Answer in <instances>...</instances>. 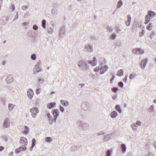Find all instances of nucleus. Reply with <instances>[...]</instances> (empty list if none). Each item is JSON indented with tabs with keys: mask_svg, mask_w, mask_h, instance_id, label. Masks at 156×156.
<instances>
[{
	"mask_svg": "<svg viewBox=\"0 0 156 156\" xmlns=\"http://www.w3.org/2000/svg\"><path fill=\"white\" fill-rule=\"evenodd\" d=\"M77 125L79 129L84 131L87 130L88 127V125L87 123L80 120L77 122Z\"/></svg>",
	"mask_w": 156,
	"mask_h": 156,
	"instance_id": "obj_1",
	"label": "nucleus"
},
{
	"mask_svg": "<svg viewBox=\"0 0 156 156\" xmlns=\"http://www.w3.org/2000/svg\"><path fill=\"white\" fill-rule=\"evenodd\" d=\"M78 65L80 69L82 70H87L89 69L87 63L84 60L80 61L78 62Z\"/></svg>",
	"mask_w": 156,
	"mask_h": 156,
	"instance_id": "obj_2",
	"label": "nucleus"
},
{
	"mask_svg": "<svg viewBox=\"0 0 156 156\" xmlns=\"http://www.w3.org/2000/svg\"><path fill=\"white\" fill-rule=\"evenodd\" d=\"M30 110L32 117L34 118L36 117L37 113L39 112V109L36 107H33L30 109Z\"/></svg>",
	"mask_w": 156,
	"mask_h": 156,
	"instance_id": "obj_3",
	"label": "nucleus"
},
{
	"mask_svg": "<svg viewBox=\"0 0 156 156\" xmlns=\"http://www.w3.org/2000/svg\"><path fill=\"white\" fill-rule=\"evenodd\" d=\"M40 64L41 61L39 60L37 62L34 68V72L38 73L41 71L42 68L40 66Z\"/></svg>",
	"mask_w": 156,
	"mask_h": 156,
	"instance_id": "obj_4",
	"label": "nucleus"
},
{
	"mask_svg": "<svg viewBox=\"0 0 156 156\" xmlns=\"http://www.w3.org/2000/svg\"><path fill=\"white\" fill-rule=\"evenodd\" d=\"M20 144L23 147L26 145L27 143V139L23 137H22L20 139Z\"/></svg>",
	"mask_w": 156,
	"mask_h": 156,
	"instance_id": "obj_5",
	"label": "nucleus"
},
{
	"mask_svg": "<svg viewBox=\"0 0 156 156\" xmlns=\"http://www.w3.org/2000/svg\"><path fill=\"white\" fill-rule=\"evenodd\" d=\"M134 54H141L144 53V51L142 49L139 48H136L133 50Z\"/></svg>",
	"mask_w": 156,
	"mask_h": 156,
	"instance_id": "obj_6",
	"label": "nucleus"
},
{
	"mask_svg": "<svg viewBox=\"0 0 156 156\" xmlns=\"http://www.w3.org/2000/svg\"><path fill=\"white\" fill-rule=\"evenodd\" d=\"M65 35V27H62L59 31V36L60 37L63 38Z\"/></svg>",
	"mask_w": 156,
	"mask_h": 156,
	"instance_id": "obj_7",
	"label": "nucleus"
},
{
	"mask_svg": "<svg viewBox=\"0 0 156 156\" xmlns=\"http://www.w3.org/2000/svg\"><path fill=\"white\" fill-rule=\"evenodd\" d=\"M108 67L107 66H101L100 68V73L101 74H104L108 70Z\"/></svg>",
	"mask_w": 156,
	"mask_h": 156,
	"instance_id": "obj_8",
	"label": "nucleus"
},
{
	"mask_svg": "<svg viewBox=\"0 0 156 156\" xmlns=\"http://www.w3.org/2000/svg\"><path fill=\"white\" fill-rule=\"evenodd\" d=\"M148 61V59L145 58L142 59L140 62V67L143 69H144Z\"/></svg>",
	"mask_w": 156,
	"mask_h": 156,
	"instance_id": "obj_9",
	"label": "nucleus"
},
{
	"mask_svg": "<svg viewBox=\"0 0 156 156\" xmlns=\"http://www.w3.org/2000/svg\"><path fill=\"white\" fill-rule=\"evenodd\" d=\"M27 96L30 99H31L34 95V92L31 89H28L27 91Z\"/></svg>",
	"mask_w": 156,
	"mask_h": 156,
	"instance_id": "obj_10",
	"label": "nucleus"
},
{
	"mask_svg": "<svg viewBox=\"0 0 156 156\" xmlns=\"http://www.w3.org/2000/svg\"><path fill=\"white\" fill-rule=\"evenodd\" d=\"M112 134H106L105 133L103 134L104 138L103 139L105 141H107L111 138L112 136Z\"/></svg>",
	"mask_w": 156,
	"mask_h": 156,
	"instance_id": "obj_11",
	"label": "nucleus"
},
{
	"mask_svg": "<svg viewBox=\"0 0 156 156\" xmlns=\"http://www.w3.org/2000/svg\"><path fill=\"white\" fill-rule=\"evenodd\" d=\"M26 149L27 147H25V146L24 147H20L15 150V152L16 153H18L20 152L21 151L26 150Z\"/></svg>",
	"mask_w": 156,
	"mask_h": 156,
	"instance_id": "obj_12",
	"label": "nucleus"
},
{
	"mask_svg": "<svg viewBox=\"0 0 156 156\" xmlns=\"http://www.w3.org/2000/svg\"><path fill=\"white\" fill-rule=\"evenodd\" d=\"M85 50L89 52H91L93 51V47L90 45H85Z\"/></svg>",
	"mask_w": 156,
	"mask_h": 156,
	"instance_id": "obj_13",
	"label": "nucleus"
},
{
	"mask_svg": "<svg viewBox=\"0 0 156 156\" xmlns=\"http://www.w3.org/2000/svg\"><path fill=\"white\" fill-rule=\"evenodd\" d=\"M10 120L9 118H7L5 119L3 123L4 126L6 128H8L10 125Z\"/></svg>",
	"mask_w": 156,
	"mask_h": 156,
	"instance_id": "obj_14",
	"label": "nucleus"
},
{
	"mask_svg": "<svg viewBox=\"0 0 156 156\" xmlns=\"http://www.w3.org/2000/svg\"><path fill=\"white\" fill-rule=\"evenodd\" d=\"M80 148V147L79 146H72L71 147V151L73 152H75Z\"/></svg>",
	"mask_w": 156,
	"mask_h": 156,
	"instance_id": "obj_15",
	"label": "nucleus"
},
{
	"mask_svg": "<svg viewBox=\"0 0 156 156\" xmlns=\"http://www.w3.org/2000/svg\"><path fill=\"white\" fill-rule=\"evenodd\" d=\"M56 105V103L51 102L47 105V107L48 109H50L54 107Z\"/></svg>",
	"mask_w": 156,
	"mask_h": 156,
	"instance_id": "obj_16",
	"label": "nucleus"
},
{
	"mask_svg": "<svg viewBox=\"0 0 156 156\" xmlns=\"http://www.w3.org/2000/svg\"><path fill=\"white\" fill-rule=\"evenodd\" d=\"M127 20L126 21V24L127 26H129L130 25L131 18L130 15L129 14L127 15Z\"/></svg>",
	"mask_w": 156,
	"mask_h": 156,
	"instance_id": "obj_17",
	"label": "nucleus"
},
{
	"mask_svg": "<svg viewBox=\"0 0 156 156\" xmlns=\"http://www.w3.org/2000/svg\"><path fill=\"white\" fill-rule=\"evenodd\" d=\"M60 102L62 104L65 106L68 107L69 105V102L67 101H64L63 100H62Z\"/></svg>",
	"mask_w": 156,
	"mask_h": 156,
	"instance_id": "obj_18",
	"label": "nucleus"
},
{
	"mask_svg": "<svg viewBox=\"0 0 156 156\" xmlns=\"http://www.w3.org/2000/svg\"><path fill=\"white\" fill-rule=\"evenodd\" d=\"M52 113L54 117H58L59 114V111L57 109H55L53 111Z\"/></svg>",
	"mask_w": 156,
	"mask_h": 156,
	"instance_id": "obj_19",
	"label": "nucleus"
},
{
	"mask_svg": "<svg viewBox=\"0 0 156 156\" xmlns=\"http://www.w3.org/2000/svg\"><path fill=\"white\" fill-rule=\"evenodd\" d=\"M121 148L122 153H124V152H126V147L125 144H121Z\"/></svg>",
	"mask_w": 156,
	"mask_h": 156,
	"instance_id": "obj_20",
	"label": "nucleus"
},
{
	"mask_svg": "<svg viewBox=\"0 0 156 156\" xmlns=\"http://www.w3.org/2000/svg\"><path fill=\"white\" fill-rule=\"evenodd\" d=\"M117 116V113L115 111H113L111 113V116L112 118H115Z\"/></svg>",
	"mask_w": 156,
	"mask_h": 156,
	"instance_id": "obj_21",
	"label": "nucleus"
},
{
	"mask_svg": "<svg viewBox=\"0 0 156 156\" xmlns=\"http://www.w3.org/2000/svg\"><path fill=\"white\" fill-rule=\"evenodd\" d=\"M48 120L50 125H51L53 124L54 122V119L51 116L48 118Z\"/></svg>",
	"mask_w": 156,
	"mask_h": 156,
	"instance_id": "obj_22",
	"label": "nucleus"
},
{
	"mask_svg": "<svg viewBox=\"0 0 156 156\" xmlns=\"http://www.w3.org/2000/svg\"><path fill=\"white\" fill-rule=\"evenodd\" d=\"M6 80V81H7L8 83L11 82L13 80V79L10 76H8L7 77Z\"/></svg>",
	"mask_w": 156,
	"mask_h": 156,
	"instance_id": "obj_23",
	"label": "nucleus"
},
{
	"mask_svg": "<svg viewBox=\"0 0 156 156\" xmlns=\"http://www.w3.org/2000/svg\"><path fill=\"white\" fill-rule=\"evenodd\" d=\"M124 71L122 69H120L118 71V76H121L123 75Z\"/></svg>",
	"mask_w": 156,
	"mask_h": 156,
	"instance_id": "obj_24",
	"label": "nucleus"
},
{
	"mask_svg": "<svg viewBox=\"0 0 156 156\" xmlns=\"http://www.w3.org/2000/svg\"><path fill=\"white\" fill-rule=\"evenodd\" d=\"M153 23H149L147 26V29L150 30H152V27H153Z\"/></svg>",
	"mask_w": 156,
	"mask_h": 156,
	"instance_id": "obj_25",
	"label": "nucleus"
},
{
	"mask_svg": "<svg viewBox=\"0 0 156 156\" xmlns=\"http://www.w3.org/2000/svg\"><path fill=\"white\" fill-rule=\"evenodd\" d=\"M146 20L145 22V23L146 24L147 23L150 21V16L147 15L145 17Z\"/></svg>",
	"mask_w": 156,
	"mask_h": 156,
	"instance_id": "obj_26",
	"label": "nucleus"
},
{
	"mask_svg": "<svg viewBox=\"0 0 156 156\" xmlns=\"http://www.w3.org/2000/svg\"><path fill=\"white\" fill-rule=\"evenodd\" d=\"M29 130L28 127L27 126H25L24 127V133L25 134H27L29 132Z\"/></svg>",
	"mask_w": 156,
	"mask_h": 156,
	"instance_id": "obj_27",
	"label": "nucleus"
},
{
	"mask_svg": "<svg viewBox=\"0 0 156 156\" xmlns=\"http://www.w3.org/2000/svg\"><path fill=\"white\" fill-rule=\"evenodd\" d=\"M123 5V3L122 0H120L118 2V9L120 8Z\"/></svg>",
	"mask_w": 156,
	"mask_h": 156,
	"instance_id": "obj_28",
	"label": "nucleus"
},
{
	"mask_svg": "<svg viewBox=\"0 0 156 156\" xmlns=\"http://www.w3.org/2000/svg\"><path fill=\"white\" fill-rule=\"evenodd\" d=\"M148 14L150 16H154L155 15V13L151 11H149L148 12Z\"/></svg>",
	"mask_w": 156,
	"mask_h": 156,
	"instance_id": "obj_29",
	"label": "nucleus"
},
{
	"mask_svg": "<svg viewBox=\"0 0 156 156\" xmlns=\"http://www.w3.org/2000/svg\"><path fill=\"white\" fill-rule=\"evenodd\" d=\"M131 127L134 130L136 131L137 130V126L135 124H133V125L131 126Z\"/></svg>",
	"mask_w": 156,
	"mask_h": 156,
	"instance_id": "obj_30",
	"label": "nucleus"
},
{
	"mask_svg": "<svg viewBox=\"0 0 156 156\" xmlns=\"http://www.w3.org/2000/svg\"><path fill=\"white\" fill-rule=\"evenodd\" d=\"M45 140L47 142H50L52 140L51 138L49 137H46L45 139Z\"/></svg>",
	"mask_w": 156,
	"mask_h": 156,
	"instance_id": "obj_31",
	"label": "nucleus"
},
{
	"mask_svg": "<svg viewBox=\"0 0 156 156\" xmlns=\"http://www.w3.org/2000/svg\"><path fill=\"white\" fill-rule=\"evenodd\" d=\"M54 30L51 27L49 28L48 29V32L49 34H52L53 33Z\"/></svg>",
	"mask_w": 156,
	"mask_h": 156,
	"instance_id": "obj_32",
	"label": "nucleus"
},
{
	"mask_svg": "<svg viewBox=\"0 0 156 156\" xmlns=\"http://www.w3.org/2000/svg\"><path fill=\"white\" fill-rule=\"evenodd\" d=\"M42 26L45 29L46 28V20H43L42 21Z\"/></svg>",
	"mask_w": 156,
	"mask_h": 156,
	"instance_id": "obj_33",
	"label": "nucleus"
},
{
	"mask_svg": "<svg viewBox=\"0 0 156 156\" xmlns=\"http://www.w3.org/2000/svg\"><path fill=\"white\" fill-rule=\"evenodd\" d=\"M14 107V105L12 104H10L8 105V108L9 110L11 111Z\"/></svg>",
	"mask_w": 156,
	"mask_h": 156,
	"instance_id": "obj_34",
	"label": "nucleus"
},
{
	"mask_svg": "<svg viewBox=\"0 0 156 156\" xmlns=\"http://www.w3.org/2000/svg\"><path fill=\"white\" fill-rule=\"evenodd\" d=\"M94 61V64H92V66H94L96 65L97 63V59L94 56L93 58Z\"/></svg>",
	"mask_w": 156,
	"mask_h": 156,
	"instance_id": "obj_35",
	"label": "nucleus"
},
{
	"mask_svg": "<svg viewBox=\"0 0 156 156\" xmlns=\"http://www.w3.org/2000/svg\"><path fill=\"white\" fill-rule=\"evenodd\" d=\"M116 35L115 34H113L110 36V38L112 40H114L116 38Z\"/></svg>",
	"mask_w": 156,
	"mask_h": 156,
	"instance_id": "obj_36",
	"label": "nucleus"
},
{
	"mask_svg": "<svg viewBox=\"0 0 156 156\" xmlns=\"http://www.w3.org/2000/svg\"><path fill=\"white\" fill-rule=\"evenodd\" d=\"M10 8L12 9V12H13V10H14L15 9V6L12 3L11 4Z\"/></svg>",
	"mask_w": 156,
	"mask_h": 156,
	"instance_id": "obj_37",
	"label": "nucleus"
},
{
	"mask_svg": "<svg viewBox=\"0 0 156 156\" xmlns=\"http://www.w3.org/2000/svg\"><path fill=\"white\" fill-rule=\"evenodd\" d=\"M31 58L33 60H35L36 59V56L34 54H32L31 56Z\"/></svg>",
	"mask_w": 156,
	"mask_h": 156,
	"instance_id": "obj_38",
	"label": "nucleus"
},
{
	"mask_svg": "<svg viewBox=\"0 0 156 156\" xmlns=\"http://www.w3.org/2000/svg\"><path fill=\"white\" fill-rule=\"evenodd\" d=\"M36 144V140L34 138H33L32 140V145L33 146H34Z\"/></svg>",
	"mask_w": 156,
	"mask_h": 156,
	"instance_id": "obj_39",
	"label": "nucleus"
},
{
	"mask_svg": "<svg viewBox=\"0 0 156 156\" xmlns=\"http://www.w3.org/2000/svg\"><path fill=\"white\" fill-rule=\"evenodd\" d=\"M111 154V152L109 150H108L106 152V156H110Z\"/></svg>",
	"mask_w": 156,
	"mask_h": 156,
	"instance_id": "obj_40",
	"label": "nucleus"
},
{
	"mask_svg": "<svg viewBox=\"0 0 156 156\" xmlns=\"http://www.w3.org/2000/svg\"><path fill=\"white\" fill-rule=\"evenodd\" d=\"M143 156H154V155L152 153L150 152L147 154L144 155Z\"/></svg>",
	"mask_w": 156,
	"mask_h": 156,
	"instance_id": "obj_41",
	"label": "nucleus"
},
{
	"mask_svg": "<svg viewBox=\"0 0 156 156\" xmlns=\"http://www.w3.org/2000/svg\"><path fill=\"white\" fill-rule=\"evenodd\" d=\"M100 67L99 66H98L97 68H95V69H94V71L96 72H98L99 70L100 71Z\"/></svg>",
	"mask_w": 156,
	"mask_h": 156,
	"instance_id": "obj_42",
	"label": "nucleus"
},
{
	"mask_svg": "<svg viewBox=\"0 0 156 156\" xmlns=\"http://www.w3.org/2000/svg\"><path fill=\"white\" fill-rule=\"evenodd\" d=\"M119 86L121 87H122L123 86V83L122 82H120L118 84Z\"/></svg>",
	"mask_w": 156,
	"mask_h": 156,
	"instance_id": "obj_43",
	"label": "nucleus"
},
{
	"mask_svg": "<svg viewBox=\"0 0 156 156\" xmlns=\"http://www.w3.org/2000/svg\"><path fill=\"white\" fill-rule=\"evenodd\" d=\"M38 28V27L36 24H34L33 27V29L34 30H37Z\"/></svg>",
	"mask_w": 156,
	"mask_h": 156,
	"instance_id": "obj_44",
	"label": "nucleus"
},
{
	"mask_svg": "<svg viewBox=\"0 0 156 156\" xmlns=\"http://www.w3.org/2000/svg\"><path fill=\"white\" fill-rule=\"evenodd\" d=\"M18 12H17L16 15L15 16L13 20L15 21L17 19H18Z\"/></svg>",
	"mask_w": 156,
	"mask_h": 156,
	"instance_id": "obj_45",
	"label": "nucleus"
},
{
	"mask_svg": "<svg viewBox=\"0 0 156 156\" xmlns=\"http://www.w3.org/2000/svg\"><path fill=\"white\" fill-rule=\"evenodd\" d=\"M135 124L136 125H138L139 126H140L141 125V122L140 121L138 120L136 122Z\"/></svg>",
	"mask_w": 156,
	"mask_h": 156,
	"instance_id": "obj_46",
	"label": "nucleus"
},
{
	"mask_svg": "<svg viewBox=\"0 0 156 156\" xmlns=\"http://www.w3.org/2000/svg\"><path fill=\"white\" fill-rule=\"evenodd\" d=\"M41 92V91L39 89L37 88V89L36 90V93L37 94H38L40 93Z\"/></svg>",
	"mask_w": 156,
	"mask_h": 156,
	"instance_id": "obj_47",
	"label": "nucleus"
},
{
	"mask_svg": "<svg viewBox=\"0 0 156 156\" xmlns=\"http://www.w3.org/2000/svg\"><path fill=\"white\" fill-rule=\"evenodd\" d=\"M118 112L120 113H121L122 112V110L121 109L119 105H118Z\"/></svg>",
	"mask_w": 156,
	"mask_h": 156,
	"instance_id": "obj_48",
	"label": "nucleus"
},
{
	"mask_svg": "<svg viewBox=\"0 0 156 156\" xmlns=\"http://www.w3.org/2000/svg\"><path fill=\"white\" fill-rule=\"evenodd\" d=\"M144 30H142V31L141 32H140V37L144 35Z\"/></svg>",
	"mask_w": 156,
	"mask_h": 156,
	"instance_id": "obj_49",
	"label": "nucleus"
},
{
	"mask_svg": "<svg viewBox=\"0 0 156 156\" xmlns=\"http://www.w3.org/2000/svg\"><path fill=\"white\" fill-rule=\"evenodd\" d=\"M60 108L61 111L62 112H64L65 111L64 108L62 106H60Z\"/></svg>",
	"mask_w": 156,
	"mask_h": 156,
	"instance_id": "obj_50",
	"label": "nucleus"
},
{
	"mask_svg": "<svg viewBox=\"0 0 156 156\" xmlns=\"http://www.w3.org/2000/svg\"><path fill=\"white\" fill-rule=\"evenodd\" d=\"M107 30L110 31H112V28L109 26H108L107 27Z\"/></svg>",
	"mask_w": 156,
	"mask_h": 156,
	"instance_id": "obj_51",
	"label": "nucleus"
},
{
	"mask_svg": "<svg viewBox=\"0 0 156 156\" xmlns=\"http://www.w3.org/2000/svg\"><path fill=\"white\" fill-rule=\"evenodd\" d=\"M112 90L113 92H116L117 91V88L114 87L112 88Z\"/></svg>",
	"mask_w": 156,
	"mask_h": 156,
	"instance_id": "obj_52",
	"label": "nucleus"
},
{
	"mask_svg": "<svg viewBox=\"0 0 156 156\" xmlns=\"http://www.w3.org/2000/svg\"><path fill=\"white\" fill-rule=\"evenodd\" d=\"M104 133H105L104 132H103V131H101V132H100L98 133L97 134L98 136L100 135H101V134H102L103 135V134Z\"/></svg>",
	"mask_w": 156,
	"mask_h": 156,
	"instance_id": "obj_53",
	"label": "nucleus"
},
{
	"mask_svg": "<svg viewBox=\"0 0 156 156\" xmlns=\"http://www.w3.org/2000/svg\"><path fill=\"white\" fill-rule=\"evenodd\" d=\"M29 16V14L28 13V12H26L24 15V18H26L28 16Z\"/></svg>",
	"mask_w": 156,
	"mask_h": 156,
	"instance_id": "obj_54",
	"label": "nucleus"
},
{
	"mask_svg": "<svg viewBox=\"0 0 156 156\" xmlns=\"http://www.w3.org/2000/svg\"><path fill=\"white\" fill-rule=\"evenodd\" d=\"M115 78V76H113L112 78L110 80V82L111 83H112V81L114 80Z\"/></svg>",
	"mask_w": 156,
	"mask_h": 156,
	"instance_id": "obj_55",
	"label": "nucleus"
},
{
	"mask_svg": "<svg viewBox=\"0 0 156 156\" xmlns=\"http://www.w3.org/2000/svg\"><path fill=\"white\" fill-rule=\"evenodd\" d=\"M87 104H88L87 102H83L81 104V106H83V105H87Z\"/></svg>",
	"mask_w": 156,
	"mask_h": 156,
	"instance_id": "obj_56",
	"label": "nucleus"
},
{
	"mask_svg": "<svg viewBox=\"0 0 156 156\" xmlns=\"http://www.w3.org/2000/svg\"><path fill=\"white\" fill-rule=\"evenodd\" d=\"M27 8V6H26V5H24V6H23L22 7V9H26Z\"/></svg>",
	"mask_w": 156,
	"mask_h": 156,
	"instance_id": "obj_57",
	"label": "nucleus"
},
{
	"mask_svg": "<svg viewBox=\"0 0 156 156\" xmlns=\"http://www.w3.org/2000/svg\"><path fill=\"white\" fill-rule=\"evenodd\" d=\"M29 24L27 22H23L22 23V25L23 26H26Z\"/></svg>",
	"mask_w": 156,
	"mask_h": 156,
	"instance_id": "obj_58",
	"label": "nucleus"
},
{
	"mask_svg": "<svg viewBox=\"0 0 156 156\" xmlns=\"http://www.w3.org/2000/svg\"><path fill=\"white\" fill-rule=\"evenodd\" d=\"M116 98V95H113L112 97V99L113 100H115Z\"/></svg>",
	"mask_w": 156,
	"mask_h": 156,
	"instance_id": "obj_59",
	"label": "nucleus"
},
{
	"mask_svg": "<svg viewBox=\"0 0 156 156\" xmlns=\"http://www.w3.org/2000/svg\"><path fill=\"white\" fill-rule=\"evenodd\" d=\"M4 147L3 146L0 147V151H3L4 149Z\"/></svg>",
	"mask_w": 156,
	"mask_h": 156,
	"instance_id": "obj_60",
	"label": "nucleus"
},
{
	"mask_svg": "<svg viewBox=\"0 0 156 156\" xmlns=\"http://www.w3.org/2000/svg\"><path fill=\"white\" fill-rule=\"evenodd\" d=\"M46 115L48 117V118L49 117H51V116L50 114L49 113H47L46 114Z\"/></svg>",
	"mask_w": 156,
	"mask_h": 156,
	"instance_id": "obj_61",
	"label": "nucleus"
},
{
	"mask_svg": "<svg viewBox=\"0 0 156 156\" xmlns=\"http://www.w3.org/2000/svg\"><path fill=\"white\" fill-rule=\"evenodd\" d=\"M88 63L92 65V64H94V61H89L88 62Z\"/></svg>",
	"mask_w": 156,
	"mask_h": 156,
	"instance_id": "obj_62",
	"label": "nucleus"
},
{
	"mask_svg": "<svg viewBox=\"0 0 156 156\" xmlns=\"http://www.w3.org/2000/svg\"><path fill=\"white\" fill-rule=\"evenodd\" d=\"M149 146L147 145L145 146V149H147V150H148L149 149Z\"/></svg>",
	"mask_w": 156,
	"mask_h": 156,
	"instance_id": "obj_63",
	"label": "nucleus"
},
{
	"mask_svg": "<svg viewBox=\"0 0 156 156\" xmlns=\"http://www.w3.org/2000/svg\"><path fill=\"white\" fill-rule=\"evenodd\" d=\"M133 76V74H131L129 76V79H132Z\"/></svg>",
	"mask_w": 156,
	"mask_h": 156,
	"instance_id": "obj_64",
	"label": "nucleus"
}]
</instances>
